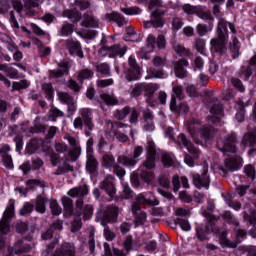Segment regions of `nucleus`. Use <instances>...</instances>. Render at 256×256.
Returning <instances> with one entry per match:
<instances>
[{
	"label": "nucleus",
	"mask_w": 256,
	"mask_h": 256,
	"mask_svg": "<svg viewBox=\"0 0 256 256\" xmlns=\"http://www.w3.org/2000/svg\"><path fill=\"white\" fill-rule=\"evenodd\" d=\"M213 15L216 19H220V21L216 30L217 38H212L210 40L211 51L218 53V55H225V53H227L229 29L233 35H237V29L235 28V24L222 19L223 15H221V8L219 5L213 6Z\"/></svg>",
	"instance_id": "nucleus-1"
},
{
	"label": "nucleus",
	"mask_w": 256,
	"mask_h": 256,
	"mask_svg": "<svg viewBox=\"0 0 256 256\" xmlns=\"http://www.w3.org/2000/svg\"><path fill=\"white\" fill-rule=\"evenodd\" d=\"M141 205H150V207H157V205H159V200L151 196V193H140L136 196L135 202L131 207V211L132 213H134V215H136L135 223L137 226L143 225L145 221H147V213L140 212Z\"/></svg>",
	"instance_id": "nucleus-2"
},
{
	"label": "nucleus",
	"mask_w": 256,
	"mask_h": 256,
	"mask_svg": "<svg viewBox=\"0 0 256 256\" xmlns=\"http://www.w3.org/2000/svg\"><path fill=\"white\" fill-rule=\"evenodd\" d=\"M149 9L155 10L151 13V20L144 21L145 29H151V27L159 29L163 27L165 25L163 15L167 12V6L163 3V0H150Z\"/></svg>",
	"instance_id": "nucleus-3"
},
{
	"label": "nucleus",
	"mask_w": 256,
	"mask_h": 256,
	"mask_svg": "<svg viewBox=\"0 0 256 256\" xmlns=\"http://www.w3.org/2000/svg\"><path fill=\"white\" fill-rule=\"evenodd\" d=\"M89 194V188L87 186H79L72 188L68 191L70 197H78L76 201L77 213H83L84 219H91L93 217V205H86L83 209L84 201L83 197Z\"/></svg>",
	"instance_id": "nucleus-4"
},
{
	"label": "nucleus",
	"mask_w": 256,
	"mask_h": 256,
	"mask_svg": "<svg viewBox=\"0 0 256 256\" xmlns=\"http://www.w3.org/2000/svg\"><path fill=\"white\" fill-rule=\"evenodd\" d=\"M106 127L121 143H127V141H129V136H127V133H130L132 139L135 137V130L131 129V127L125 123H113V121L108 120L106 121Z\"/></svg>",
	"instance_id": "nucleus-5"
},
{
	"label": "nucleus",
	"mask_w": 256,
	"mask_h": 256,
	"mask_svg": "<svg viewBox=\"0 0 256 256\" xmlns=\"http://www.w3.org/2000/svg\"><path fill=\"white\" fill-rule=\"evenodd\" d=\"M187 129L196 143H199V141H197L199 137L203 139V141H207V139H211V135H213V127L202 126L199 120H190L187 122Z\"/></svg>",
	"instance_id": "nucleus-6"
},
{
	"label": "nucleus",
	"mask_w": 256,
	"mask_h": 256,
	"mask_svg": "<svg viewBox=\"0 0 256 256\" xmlns=\"http://www.w3.org/2000/svg\"><path fill=\"white\" fill-rule=\"evenodd\" d=\"M15 215V204L11 203L4 211L3 217L0 220V249L5 247L7 238L5 237L9 231H11V226L9 225L10 220Z\"/></svg>",
	"instance_id": "nucleus-7"
},
{
	"label": "nucleus",
	"mask_w": 256,
	"mask_h": 256,
	"mask_svg": "<svg viewBox=\"0 0 256 256\" xmlns=\"http://www.w3.org/2000/svg\"><path fill=\"white\" fill-rule=\"evenodd\" d=\"M217 149L226 157L237 153V134L230 133L217 141Z\"/></svg>",
	"instance_id": "nucleus-8"
},
{
	"label": "nucleus",
	"mask_w": 256,
	"mask_h": 256,
	"mask_svg": "<svg viewBox=\"0 0 256 256\" xmlns=\"http://www.w3.org/2000/svg\"><path fill=\"white\" fill-rule=\"evenodd\" d=\"M207 109L211 113V116H208V123H221V117H223V104L221 100L217 98H210L206 104Z\"/></svg>",
	"instance_id": "nucleus-9"
},
{
	"label": "nucleus",
	"mask_w": 256,
	"mask_h": 256,
	"mask_svg": "<svg viewBox=\"0 0 256 256\" xmlns=\"http://www.w3.org/2000/svg\"><path fill=\"white\" fill-rule=\"evenodd\" d=\"M242 166H243V161L240 156L230 155L228 156V158L224 160L223 165L220 166V171H222V173H227L229 171L233 173L235 171H239V169H241Z\"/></svg>",
	"instance_id": "nucleus-10"
},
{
	"label": "nucleus",
	"mask_w": 256,
	"mask_h": 256,
	"mask_svg": "<svg viewBox=\"0 0 256 256\" xmlns=\"http://www.w3.org/2000/svg\"><path fill=\"white\" fill-rule=\"evenodd\" d=\"M80 118L85 125V135L86 137H91V132L95 129V124H93V112L89 108H81L79 110Z\"/></svg>",
	"instance_id": "nucleus-11"
},
{
	"label": "nucleus",
	"mask_w": 256,
	"mask_h": 256,
	"mask_svg": "<svg viewBox=\"0 0 256 256\" xmlns=\"http://www.w3.org/2000/svg\"><path fill=\"white\" fill-rule=\"evenodd\" d=\"M142 85L147 105H149L150 107H156L157 100H155L153 95H155L156 91H159L161 86H159V84L157 83H142Z\"/></svg>",
	"instance_id": "nucleus-12"
},
{
	"label": "nucleus",
	"mask_w": 256,
	"mask_h": 256,
	"mask_svg": "<svg viewBox=\"0 0 256 256\" xmlns=\"http://www.w3.org/2000/svg\"><path fill=\"white\" fill-rule=\"evenodd\" d=\"M157 149L155 148V142L148 140L146 146V160L143 162V167L146 169H155Z\"/></svg>",
	"instance_id": "nucleus-13"
},
{
	"label": "nucleus",
	"mask_w": 256,
	"mask_h": 256,
	"mask_svg": "<svg viewBox=\"0 0 256 256\" xmlns=\"http://www.w3.org/2000/svg\"><path fill=\"white\" fill-rule=\"evenodd\" d=\"M57 95L60 103L67 105L68 115H75V111H77L75 98H73V96H71V94L68 92H58Z\"/></svg>",
	"instance_id": "nucleus-14"
},
{
	"label": "nucleus",
	"mask_w": 256,
	"mask_h": 256,
	"mask_svg": "<svg viewBox=\"0 0 256 256\" xmlns=\"http://www.w3.org/2000/svg\"><path fill=\"white\" fill-rule=\"evenodd\" d=\"M207 173H209V166L204 165V172L202 175H193V184L195 185V187H197V189H202V187L209 189V185H211V180L209 179Z\"/></svg>",
	"instance_id": "nucleus-15"
},
{
	"label": "nucleus",
	"mask_w": 256,
	"mask_h": 256,
	"mask_svg": "<svg viewBox=\"0 0 256 256\" xmlns=\"http://www.w3.org/2000/svg\"><path fill=\"white\" fill-rule=\"evenodd\" d=\"M115 179L111 175H107L100 183V189L105 191L110 199H113L117 194V188H115Z\"/></svg>",
	"instance_id": "nucleus-16"
},
{
	"label": "nucleus",
	"mask_w": 256,
	"mask_h": 256,
	"mask_svg": "<svg viewBox=\"0 0 256 256\" xmlns=\"http://www.w3.org/2000/svg\"><path fill=\"white\" fill-rule=\"evenodd\" d=\"M13 7L14 11H16L17 15L21 17V13L23 11V3L19 0H0V13H7Z\"/></svg>",
	"instance_id": "nucleus-17"
},
{
	"label": "nucleus",
	"mask_w": 256,
	"mask_h": 256,
	"mask_svg": "<svg viewBox=\"0 0 256 256\" xmlns=\"http://www.w3.org/2000/svg\"><path fill=\"white\" fill-rule=\"evenodd\" d=\"M50 161L53 165V167H57L58 165V174L61 175V173H69V171H73V166L69 164L67 161H62L59 159V154L52 153L50 155Z\"/></svg>",
	"instance_id": "nucleus-18"
},
{
	"label": "nucleus",
	"mask_w": 256,
	"mask_h": 256,
	"mask_svg": "<svg viewBox=\"0 0 256 256\" xmlns=\"http://www.w3.org/2000/svg\"><path fill=\"white\" fill-rule=\"evenodd\" d=\"M66 49H68L72 57H80V59H83V57H85V54L83 53V48L81 47V43L77 40H66Z\"/></svg>",
	"instance_id": "nucleus-19"
},
{
	"label": "nucleus",
	"mask_w": 256,
	"mask_h": 256,
	"mask_svg": "<svg viewBox=\"0 0 256 256\" xmlns=\"http://www.w3.org/2000/svg\"><path fill=\"white\" fill-rule=\"evenodd\" d=\"M176 145H179V147H184L187 149L189 153L192 155L198 156L200 151L197 149L191 140L187 139V136L185 134H179L176 140Z\"/></svg>",
	"instance_id": "nucleus-20"
},
{
	"label": "nucleus",
	"mask_w": 256,
	"mask_h": 256,
	"mask_svg": "<svg viewBox=\"0 0 256 256\" xmlns=\"http://www.w3.org/2000/svg\"><path fill=\"white\" fill-rule=\"evenodd\" d=\"M29 249H31V245L25 243L23 240H18L13 247L8 248V254L0 256L19 255V253H26Z\"/></svg>",
	"instance_id": "nucleus-21"
},
{
	"label": "nucleus",
	"mask_w": 256,
	"mask_h": 256,
	"mask_svg": "<svg viewBox=\"0 0 256 256\" xmlns=\"http://www.w3.org/2000/svg\"><path fill=\"white\" fill-rule=\"evenodd\" d=\"M117 217H119V208H117L116 206H108L104 212L101 224L103 225V227H105L107 223L111 221H116Z\"/></svg>",
	"instance_id": "nucleus-22"
},
{
	"label": "nucleus",
	"mask_w": 256,
	"mask_h": 256,
	"mask_svg": "<svg viewBox=\"0 0 256 256\" xmlns=\"http://www.w3.org/2000/svg\"><path fill=\"white\" fill-rule=\"evenodd\" d=\"M43 0H24V11L26 15L29 17L35 15L37 13V10L39 9V3H41Z\"/></svg>",
	"instance_id": "nucleus-23"
},
{
	"label": "nucleus",
	"mask_w": 256,
	"mask_h": 256,
	"mask_svg": "<svg viewBox=\"0 0 256 256\" xmlns=\"http://www.w3.org/2000/svg\"><path fill=\"white\" fill-rule=\"evenodd\" d=\"M105 21H108V22L114 21L115 23H117L118 27H123L128 23L125 16L117 12L107 13L105 15Z\"/></svg>",
	"instance_id": "nucleus-24"
},
{
	"label": "nucleus",
	"mask_w": 256,
	"mask_h": 256,
	"mask_svg": "<svg viewBox=\"0 0 256 256\" xmlns=\"http://www.w3.org/2000/svg\"><path fill=\"white\" fill-rule=\"evenodd\" d=\"M63 75H69V64H67V62H60L57 70L50 71V77L54 79H59V77H63Z\"/></svg>",
	"instance_id": "nucleus-25"
},
{
	"label": "nucleus",
	"mask_w": 256,
	"mask_h": 256,
	"mask_svg": "<svg viewBox=\"0 0 256 256\" xmlns=\"http://www.w3.org/2000/svg\"><path fill=\"white\" fill-rule=\"evenodd\" d=\"M188 66L189 62L186 59L179 60L175 65L176 77H179L180 79H184V77H187V70H185V67Z\"/></svg>",
	"instance_id": "nucleus-26"
},
{
	"label": "nucleus",
	"mask_w": 256,
	"mask_h": 256,
	"mask_svg": "<svg viewBox=\"0 0 256 256\" xmlns=\"http://www.w3.org/2000/svg\"><path fill=\"white\" fill-rule=\"evenodd\" d=\"M196 15L197 17H199V19H202V21H206L208 23L214 21L213 15H211V11H209L206 6H198V9L196 10Z\"/></svg>",
	"instance_id": "nucleus-27"
},
{
	"label": "nucleus",
	"mask_w": 256,
	"mask_h": 256,
	"mask_svg": "<svg viewBox=\"0 0 256 256\" xmlns=\"http://www.w3.org/2000/svg\"><path fill=\"white\" fill-rule=\"evenodd\" d=\"M127 53V46L121 44H115L110 47V58L123 57Z\"/></svg>",
	"instance_id": "nucleus-28"
},
{
	"label": "nucleus",
	"mask_w": 256,
	"mask_h": 256,
	"mask_svg": "<svg viewBox=\"0 0 256 256\" xmlns=\"http://www.w3.org/2000/svg\"><path fill=\"white\" fill-rule=\"evenodd\" d=\"M242 145H244V147H253V145H256V127L252 130V132L244 134Z\"/></svg>",
	"instance_id": "nucleus-29"
},
{
	"label": "nucleus",
	"mask_w": 256,
	"mask_h": 256,
	"mask_svg": "<svg viewBox=\"0 0 256 256\" xmlns=\"http://www.w3.org/2000/svg\"><path fill=\"white\" fill-rule=\"evenodd\" d=\"M196 235L199 241H209L211 239V229L209 226L196 228Z\"/></svg>",
	"instance_id": "nucleus-30"
},
{
	"label": "nucleus",
	"mask_w": 256,
	"mask_h": 256,
	"mask_svg": "<svg viewBox=\"0 0 256 256\" xmlns=\"http://www.w3.org/2000/svg\"><path fill=\"white\" fill-rule=\"evenodd\" d=\"M170 109L171 111H174V113H187V111H189V106L184 103H180L177 106V100L175 97H172L170 101Z\"/></svg>",
	"instance_id": "nucleus-31"
},
{
	"label": "nucleus",
	"mask_w": 256,
	"mask_h": 256,
	"mask_svg": "<svg viewBox=\"0 0 256 256\" xmlns=\"http://www.w3.org/2000/svg\"><path fill=\"white\" fill-rule=\"evenodd\" d=\"M86 169L90 173H96L99 169V162L95 159L94 155H87Z\"/></svg>",
	"instance_id": "nucleus-32"
},
{
	"label": "nucleus",
	"mask_w": 256,
	"mask_h": 256,
	"mask_svg": "<svg viewBox=\"0 0 256 256\" xmlns=\"http://www.w3.org/2000/svg\"><path fill=\"white\" fill-rule=\"evenodd\" d=\"M138 161L139 160H135L134 158L126 155H121L117 158V162L119 163V165H123L124 167H135Z\"/></svg>",
	"instance_id": "nucleus-33"
},
{
	"label": "nucleus",
	"mask_w": 256,
	"mask_h": 256,
	"mask_svg": "<svg viewBox=\"0 0 256 256\" xmlns=\"http://www.w3.org/2000/svg\"><path fill=\"white\" fill-rule=\"evenodd\" d=\"M220 235V242L222 245L226 247H230V249H236L237 245H239L236 241H231L227 239V231L223 230L219 232Z\"/></svg>",
	"instance_id": "nucleus-34"
},
{
	"label": "nucleus",
	"mask_w": 256,
	"mask_h": 256,
	"mask_svg": "<svg viewBox=\"0 0 256 256\" xmlns=\"http://www.w3.org/2000/svg\"><path fill=\"white\" fill-rule=\"evenodd\" d=\"M94 67L98 73H101L103 77L111 75V67L107 63L97 62L94 64Z\"/></svg>",
	"instance_id": "nucleus-35"
},
{
	"label": "nucleus",
	"mask_w": 256,
	"mask_h": 256,
	"mask_svg": "<svg viewBox=\"0 0 256 256\" xmlns=\"http://www.w3.org/2000/svg\"><path fill=\"white\" fill-rule=\"evenodd\" d=\"M102 167L105 169H113L115 167V156L112 154H104L102 156Z\"/></svg>",
	"instance_id": "nucleus-36"
},
{
	"label": "nucleus",
	"mask_w": 256,
	"mask_h": 256,
	"mask_svg": "<svg viewBox=\"0 0 256 256\" xmlns=\"http://www.w3.org/2000/svg\"><path fill=\"white\" fill-rule=\"evenodd\" d=\"M82 27H99V21L93 17V15L85 14L84 19L81 22Z\"/></svg>",
	"instance_id": "nucleus-37"
},
{
	"label": "nucleus",
	"mask_w": 256,
	"mask_h": 256,
	"mask_svg": "<svg viewBox=\"0 0 256 256\" xmlns=\"http://www.w3.org/2000/svg\"><path fill=\"white\" fill-rule=\"evenodd\" d=\"M93 75H95V72H93V70H91L89 68H84V69L80 70V72L78 74V81L80 83H83L84 81L91 79L93 77Z\"/></svg>",
	"instance_id": "nucleus-38"
},
{
	"label": "nucleus",
	"mask_w": 256,
	"mask_h": 256,
	"mask_svg": "<svg viewBox=\"0 0 256 256\" xmlns=\"http://www.w3.org/2000/svg\"><path fill=\"white\" fill-rule=\"evenodd\" d=\"M139 39H141V35L135 32V29H133L132 27L126 28V34H125L126 41L137 42L139 41Z\"/></svg>",
	"instance_id": "nucleus-39"
},
{
	"label": "nucleus",
	"mask_w": 256,
	"mask_h": 256,
	"mask_svg": "<svg viewBox=\"0 0 256 256\" xmlns=\"http://www.w3.org/2000/svg\"><path fill=\"white\" fill-rule=\"evenodd\" d=\"M100 99L102 103H105V105L108 106H114L119 104V100H117V98L111 94H101Z\"/></svg>",
	"instance_id": "nucleus-40"
},
{
	"label": "nucleus",
	"mask_w": 256,
	"mask_h": 256,
	"mask_svg": "<svg viewBox=\"0 0 256 256\" xmlns=\"http://www.w3.org/2000/svg\"><path fill=\"white\" fill-rule=\"evenodd\" d=\"M213 31V24L210 23L209 28L206 24H197L196 26V33L199 35V37H205L207 33H211Z\"/></svg>",
	"instance_id": "nucleus-41"
},
{
	"label": "nucleus",
	"mask_w": 256,
	"mask_h": 256,
	"mask_svg": "<svg viewBox=\"0 0 256 256\" xmlns=\"http://www.w3.org/2000/svg\"><path fill=\"white\" fill-rule=\"evenodd\" d=\"M173 49L175 53H177V55H180V57H191V55H193V53H191V50L185 48L181 44H175L173 46Z\"/></svg>",
	"instance_id": "nucleus-42"
},
{
	"label": "nucleus",
	"mask_w": 256,
	"mask_h": 256,
	"mask_svg": "<svg viewBox=\"0 0 256 256\" xmlns=\"http://www.w3.org/2000/svg\"><path fill=\"white\" fill-rule=\"evenodd\" d=\"M152 79H166L167 74L162 69L151 68L147 71Z\"/></svg>",
	"instance_id": "nucleus-43"
},
{
	"label": "nucleus",
	"mask_w": 256,
	"mask_h": 256,
	"mask_svg": "<svg viewBox=\"0 0 256 256\" xmlns=\"http://www.w3.org/2000/svg\"><path fill=\"white\" fill-rule=\"evenodd\" d=\"M45 203H47V198L38 196L35 202V211H37V213H45Z\"/></svg>",
	"instance_id": "nucleus-44"
},
{
	"label": "nucleus",
	"mask_w": 256,
	"mask_h": 256,
	"mask_svg": "<svg viewBox=\"0 0 256 256\" xmlns=\"http://www.w3.org/2000/svg\"><path fill=\"white\" fill-rule=\"evenodd\" d=\"M62 204L67 215H73V200L67 196L62 197Z\"/></svg>",
	"instance_id": "nucleus-45"
},
{
	"label": "nucleus",
	"mask_w": 256,
	"mask_h": 256,
	"mask_svg": "<svg viewBox=\"0 0 256 256\" xmlns=\"http://www.w3.org/2000/svg\"><path fill=\"white\" fill-rule=\"evenodd\" d=\"M0 41L6 45L8 51H11L12 53L13 51H15L13 40L11 39V37H9V35L5 33H0Z\"/></svg>",
	"instance_id": "nucleus-46"
},
{
	"label": "nucleus",
	"mask_w": 256,
	"mask_h": 256,
	"mask_svg": "<svg viewBox=\"0 0 256 256\" xmlns=\"http://www.w3.org/2000/svg\"><path fill=\"white\" fill-rule=\"evenodd\" d=\"M41 147V142L37 139L31 140L27 146H26V153H29V155H33L37 149Z\"/></svg>",
	"instance_id": "nucleus-47"
},
{
	"label": "nucleus",
	"mask_w": 256,
	"mask_h": 256,
	"mask_svg": "<svg viewBox=\"0 0 256 256\" xmlns=\"http://www.w3.org/2000/svg\"><path fill=\"white\" fill-rule=\"evenodd\" d=\"M238 106L240 107V111L236 113L235 117L238 123H243L245 121V107H247V104L240 100L238 101Z\"/></svg>",
	"instance_id": "nucleus-48"
},
{
	"label": "nucleus",
	"mask_w": 256,
	"mask_h": 256,
	"mask_svg": "<svg viewBox=\"0 0 256 256\" xmlns=\"http://www.w3.org/2000/svg\"><path fill=\"white\" fill-rule=\"evenodd\" d=\"M131 113V107L129 106H125L122 109L116 110L114 117L118 120V121H123V119H125V117H127L128 114Z\"/></svg>",
	"instance_id": "nucleus-49"
},
{
	"label": "nucleus",
	"mask_w": 256,
	"mask_h": 256,
	"mask_svg": "<svg viewBox=\"0 0 256 256\" xmlns=\"http://www.w3.org/2000/svg\"><path fill=\"white\" fill-rule=\"evenodd\" d=\"M239 40L237 38H233L232 42L230 43V52L233 59H237L239 57Z\"/></svg>",
	"instance_id": "nucleus-50"
},
{
	"label": "nucleus",
	"mask_w": 256,
	"mask_h": 256,
	"mask_svg": "<svg viewBox=\"0 0 256 256\" xmlns=\"http://www.w3.org/2000/svg\"><path fill=\"white\" fill-rule=\"evenodd\" d=\"M175 225H179L182 231H191V224L186 218H177L175 220Z\"/></svg>",
	"instance_id": "nucleus-51"
},
{
	"label": "nucleus",
	"mask_w": 256,
	"mask_h": 256,
	"mask_svg": "<svg viewBox=\"0 0 256 256\" xmlns=\"http://www.w3.org/2000/svg\"><path fill=\"white\" fill-rule=\"evenodd\" d=\"M48 116H49L50 121H57V118L65 117V113H63V111L59 110V108H52L48 112Z\"/></svg>",
	"instance_id": "nucleus-52"
},
{
	"label": "nucleus",
	"mask_w": 256,
	"mask_h": 256,
	"mask_svg": "<svg viewBox=\"0 0 256 256\" xmlns=\"http://www.w3.org/2000/svg\"><path fill=\"white\" fill-rule=\"evenodd\" d=\"M244 220L248 221L250 225H256V211L255 210H249V213L243 212L242 213Z\"/></svg>",
	"instance_id": "nucleus-53"
},
{
	"label": "nucleus",
	"mask_w": 256,
	"mask_h": 256,
	"mask_svg": "<svg viewBox=\"0 0 256 256\" xmlns=\"http://www.w3.org/2000/svg\"><path fill=\"white\" fill-rule=\"evenodd\" d=\"M31 85V83L27 80H21L19 82H13L12 90L13 91H21V89H27Z\"/></svg>",
	"instance_id": "nucleus-54"
},
{
	"label": "nucleus",
	"mask_w": 256,
	"mask_h": 256,
	"mask_svg": "<svg viewBox=\"0 0 256 256\" xmlns=\"http://www.w3.org/2000/svg\"><path fill=\"white\" fill-rule=\"evenodd\" d=\"M64 15L71 21H79L81 19V13L77 10H66Z\"/></svg>",
	"instance_id": "nucleus-55"
},
{
	"label": "nucleus",
	"mask_w": 256,
	"mask_h": 256,
	"mask_svg": "<svg viewBox=\"0 0 256 256\" xmlns=\"http://www.w3.org/2000/svg\"><path fill=\"white\" fill-rule=\"evenodd\" d=\"M76 215L77 217L72 222V233H77V231H79L81 229V226L83 225L81 222V213H77Z\"/></svg>",
	"instance_id": "nucleus-56"
},
{
	"label": "nucleus",
	"mask_w": 256,
	"mask_h": 256,
	"mask_svg": "<svg viewBox=\"0 0 256 256\" xmlns=\"http://www.w3.org/2000/svg\"><path fill=\"white\" fill-rule=\"evenodd\" d=\"M181 9L187 15H196L197 14V9H199V6H192L191 4H183L181 6Z\"/></svg>",
	"instance_id": "nucleus-57"
},
{
	"label": "nucleus",
	"mask_w": 256,
	"mask_h": 256,
	"mask_svg": "<svg viewBox=\"0 0 256 256\" xmlns=\"http://www.w3.org/2000/svg\"><path fill=\"white\" fill-rule=\"evenodd\" d=\"M230 83L232 84L234 89H237V91H240V93H245V86L243 85V82L239 80L238 78H231Z\"/></svg>",
	"instance_id": "nucleus-58"
},
{
	"label": "nucleus",
	"mask_w": 256,
	"mask_h": 256,
	"mask_svg": "<svg viewBox=\"0 0 256 256\" xmlns=\"http://www.w3.org/2000/svg\"><path fill=\"white\" fill-rule=\"evenodd\" d=\"M122 13L125 15H141V8L134 6L129 8H121Z\"/></svg>",
	"instance_id": "nucleus-59"
},
{
	"label": "nucleus",
	"mask_w": 256,
	"mask_h": 256,
	"mask_svg": "<svg viewBox=\"0 0 256 256\" xmlns=\"http://www.w3.org/2000/svg\"><path fill=\"white\" fill-rule=\"evenodd\" d=\"M172 92H173V94H172V99H173V97H174V99H183V97H185V94L183 93V87H181V86H174L173 88H172Z\"/></svg>",
	"instance_id": "nucleus-60"
},
{
	"label": "nucleus",
	"mask_w": 256,
	"mask_h": 256,
	"mask_svg": "<svg viewBox=\"0 0 256 256\" xmlns=\"http://www.w3.org/2000/svg\"><path fill=\"white\" fill-rule=\"evenodd\" d=\"M122 187H123L122 198L131 199V197H133V190H131V187H129V184L123 183Z\"/></svg>",
	"instance_id": "nucleus-61"
},
{
	"label": "nucleus",
	"mask_w": 256,
	"mask_h": 256,
	"mask_svg": "<svg viewBox=\"0 0 256 256\" xmlns=\"http://www.w3.org/2000/svg\"><path fill=\"white\" fill-rule=\"evenodd\" d=\"M33 204L29 202H25L23 207L20 209V215L25 217V215H30V213H33Z\"/></svg>",
	"instance_id": "nucleus-62"
},
{
	"label": "nucleus",
	"mask_w": 256,
	"mask_h": 256,
	"mask_svg": "<svg viewBox=\"0 0 256 256\" xmlns=\"http://www.w3.org/2000/svg\"><path fill=\"white\" fill-rule=\"evenodd\" d=\"M244 173L249 177L252 181L255 179V166L248 164L244 166Z\"/></svg>",
	"instance_id": "nucleus-63"
},
{
	"label": "nucleus",
	"mask_w": 256,
	"mask_h": 256,
	"mask_svg": "<svg viewBox=\"0 0 256 256\" xmlns=\"http://www.w3.org/2000/svg\"><path fill=\"white\" fill-rule=\"evenodd\" d=\"M162 163L164 167H171L173 165V155L171 153H164L162 155Z\"/></svg>",
	"instance_id": "nucleus-64"
}]
</instances>
